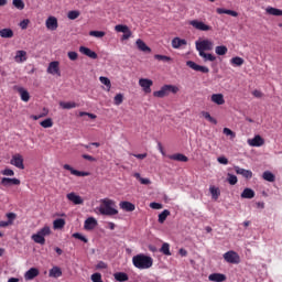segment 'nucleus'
Masks as SVG:
<instances>
[{
  "instance_id": "0eeeda50",
  "label": "nucleus",
  "mask_w": 282,
  "mask_h": 282,
  "mask_svg": "<svg viewBox=\"0 0 282 282\" xmlns=\"http://www.w3.org/2000/svg\"><path fill=\"white\" fill-rule=\"evenodd\" d=\"M186 65L191 69H194V72H200V74H208V72H210V69L208 67L198 65L197 63H195L193 61H187Z\"/></svg>"
},
{
  "instance_id": "393cba45",
  "label": "nucleus",
  "mask_w": 282,
  "mask_h": 282,
  "mask_svg": "<svg viewBox=\"0 0 282 282\" xmlns=\"http://www.w3.org/2000/svg\"><path fill=\"white\" fill-rule=\"evenodd\" d=\"M240 197L242 199H252L254 198V189L250 188V187H247L242 191Z\"/></svg>"
},
{
  "instance_id": "864d4df0",
  "label": "nucleus",
  "mask_w": 282,
  "mask_h": 282,
  "mask_svg": "<svg viewBox=\"0 0 282 282\" xmlns=\"http://www.w3.org/2000/svg\"><path fill=\"white\" fill-rule=\"evenodd\" d=\"M13 6L17 10H23L25 8V2H23V0H13Z\"/></svg>"
},
{
  "instance_id": "f257e3e1",
  "label": "nucleus",
  "mask_w": 282,
  "mask_h": 282,
  "mask_svg": "<svg viewBox=\"0 0 282 282\" xmlns=\"http://www.w3.org/2000/svg\"><path fill=\"white\" fill-rule=\"evenodd\" d=\"M132 263L138 270H149L153 267V258L144 253H139L132 258Z\"/></svg>"
},
{
  "instance_id": "4c0bfd02",
  "label": "nucleus",
  "mask_w": 282,
  "mask_h": 282,
  "mask_svg": "<svg viewBox=\"0 0 282 282\" xmlns=\"http://www.w3.org/2000/svg\"><path fill=\"white\" fill-rule=\"evenodd\" d=\"M215 52L218 56H226L228 54V47L226 45L216 46Z\"/></svg>"
},
{
  "instance_id": "c03bdc74",
  "label": "nucleus",
  "mask_w": 282,
  "mask_h": 282,
  "mask_svg": "<svg viewBox=\"0 0 282 282\" xmlns=\"http://www.w3.org/2000/svg\"><path fill=\"white\" fill-rule=\"evenodd\" d=\"M99 80H100L101 85H105L107 87V91H110L111 80L108 77H105V76L99 77Z\"/></svg>"
},
{
  "instance_id": "f8f14e48",
  "label": "nucleus",
  "mask_w": 282,
  "mask_h": 282,
  "mask_svg": "<svg viewBox=\"0 0 282 282\" xmlns=\"http://www.w3.org/2000/svg\"><path fill=\"white\" fill-rule=\"evenodd\" d=\"M1 186H19L21 184V180L19 178H10V177H2L0 182Z\"/></svg>"
},
{
  "instance_id": "8fccbe9b",
  "label": "nucleus",
  "mask_w": 282,
  "mask_h": 282,
  "mask_svg": "<svg viewBox=\"0 0 282 282\" xmlns=\"http://www.w3.org/2000/svg\"><path fill=\"white\" fill-rule=\"evenodd\" d=\"M79 17H80V11H76V10L69 11L67 14V18L70 21H75V19H78Z\"/></svg>"
},
{
  "instance_id": "a878e982",
  "label": "nucleus",
  "mask_w": 282,
  "mask_h": 282,
  "mask_svg": "<svg viewBox=\"0 0 282 282\" xmlns=\"http://www.w3.org/2000/svg\"><path fill=\"white\" fill-rule=\"evenodd\" d=\"M208 279L214 282H224L226 281V274L224 273H212Z\"/></svg>"
},
{
  "instance_id": "7c9ffc66",
  "label": "nucleus",
  "mask_w": 282,
  "mask_h": 282,
  "mask_svg": "<svg viewBox=\"0 0 282 282\" xmlns=\"http://www.w3.org/2000/svg\"><path fill=\"white\" fill-rule=\"evenodd\" d=\"M53 228L54 230H63L65 228V219L57 218L53 221Z\"/></svg>"
},
{
  "instance_id": "ddd939ff",
  "label": "nucleus",
  "mask_w": 282,
  "mask_h": 282,
  "mask_svg": "<svg viewBox=\"0 0 282 282\" xmlns=\"http://www.w3.org/2000/svg\"><path fill=\"white\" fill-rule=\"evenodd\" d=\"M79 52L80 54H84V56H88V58H93V61H96V58H98V54L91 51V48L87 46H80Z\"/></svg>"
},
{
  "instance_id": "bb28decb",
  "label": "nucleus",
  "mask_w": 282,
  "mask_h": 282,
  "mask_svg": "<svg viewBox=\"0 0 282 282\" xmlns=\"http://www.w3.org/2000/svg\"><path fill=\"white\" fill-rule=\"evenodd\" d=\"M169 159L174 160L175 162H188V156L182 153L171 154L169 155Z\"/></svg>"
},
{
  "instance_id": "37998d69",
  "label": "nucleus",
  "mask_w": 282,
  "mask_h": 282,
  "mask_svg": "<svg viewBox=\"0 0 282 282\" xmlns=\"http://www.w3.org/2000/svg\"><path fill=\"white\" fill-rule=\"evenodd\" d=\"M32 239L35 243H40V246H45V238H43L42 236H40V234H35L32 236Z\"/></svg>"
},
{
  "instance_id": "09e8293b",
  "label": "nucleus",
  "mask_w": 282,
  "mask_h": 282,
  "mask_svg": "<svg viewBox=\"0 0 282 282\" xmlns=\"http://www.w3.org/2000/svg\"><path fill=\"white\" fill-rule=\"evenodd\" d=\"M154 58L156 61H163V63H171V61H173V58H171V56L160 55V54L154 55Z\"/></svg>"
},
{
  "instance_id": "b1692460",
  "label": "nucleus",
  "mask_w": 282,
  "mask_h": 282,
  "mask_svg": "<svg viewBox=\"0 0 282 282\" xmlns=\"http://www.w3.org/2000/svg\"><path fill=\"white\" fill-rule=\"evenodd\" d=\"M135 44H137L138 50H140V52H145L148 54H151V47H149L147 45V43H144V41L138 39Z\"/></svg>"
},
{
  "instance_id": "a19ab883",
  "label": "nucleus",
  "mask_w": 282,
  "mask_h": 282,
  "mask_svg": "<svg viewBox=\"0 0 282 282\" xmlns=\"http://www.w3.org/2000/svg\"><path fill=\"white\" fill-rule=\"evenodd\" d=\"M37 235L42 236L43 238L52 235V229L50 228V226H45L42 229H40L37 231Z\"/></svg>"
},
{
  "instance_id": "6ab92c4d",
  "label": "nucleus",
  "mask_w": 282,
  "mask_h": 282,
  "mask_svg": "<svg viewBox=\"0 0 282 282\" xmlns=\"http://www.w3.org/2000/svg\"><path fill=\"white\" fill-rule=\"evenodd\" d=\"M234 169H235L237 175H242V177H246V180H251L252 171L246 170V169H241L239 166H235Z\"/></svg>"
},
{
  "instance_id": "39448f33",
  "label": "nucleus",
  "mask_w": 282,
  "mask_h": 282,
  "mask_svg": "<svg viewBox=\"0 0 282 282\" xmlns=\"http://www.w3.org/2000/svg\"><path fill=\"white\" fill-rule=\"evenodd\" d=\"M188 23L194 28V30H198L199 32H210V30H213V26L199 20H191Z\"/></svg>"
},
{
  "instance_id": "6e6d98bb",
  "label": "nucleus",
  "mask_w": 282,
  "mask_h": 282,
  "mask_svg": "<svg viewBox=\"0 0 282 282\" xmlns=\"http://www.w3.org/2000/svg\"><path fill=\"white\" fill-rule=\"evenodd\" d=\"M74 239H79V241H83L84 243H88L89 240L83 236L80 232L73 234Z\"/></svg>"
},
{
  "instance_id": "3c124183",
  "label": "nucleus",
  "mask_w": 282,
  "mask_h": 282,
  "mask_svg": "<svg viewBox=\"0 0 282 282\" xmlns=\"http://www.w3.org/2000/svg\"><path fill=\"white\" fill-rule=\"evenodd\" d=\"M231 65H236L237 67H241L243 65V58L236 56L231 58Z\"/></svg>"
},
{
  "instance_id": "a18cd8bd",
  "label": "nucleus",
  "mask_w": 282,
  "mask_h": 282,
  "mask_svg": "<svg viewBox=\"0 0 282 282\" xmlns=\"http://www.w3.org/2000/svg\"><path fill=\"white\" fill-rule=\"evenodd\" d=\"M40 124L43 127V129H50L51 127H54V121H52V118H47L41 121Z\"/></svg>"
},
{
  "instance_id": "a211bd4d",
  "label": "nucleus",
  "mask_w": 282,
  "mask_h": 282,
  "mask_svg": "<svg viewBox=\"0 0 282 282\" xmlns=\"http://www.w3.org/2000/svg\"><path fill=\"white\" fill-rule=\"evenodd\" d=\"M39 274H40L39 269L31 268L25 272L24 279L25 281H33V279H36V276H39Z\"/></svg>"
},
{
  "instance_id": "e433bc0d",
  "label": "nucleus",
  "mask_w": 282,
  "mask_h": 282,
  "mask_svg": "<svg viewBox=\"0 0 282 282\" xmlns=\"http://www.w3.org/2000/svg\"><path fill=\"white\" fill-rule=\"evenodd\" d=\"M209 193L213 197V199H219V195H221V191H219V187L210 186Z\"/></svg>"
},
{
  "instance_id": "ea45409f",
  "label": "nucleus",
  "mask_w": 282,
  "mask_h": 282,
  "mask_svg": "<svg viewBox=\"0 0 282 282\" xmlns=\"http://www.w3.org/2000/svg\"><path fill=\"white\" fill-rule=\"evenodd\" d=\"M199 56H202V58H204L205 61H210V63L217 61V57L210 53L200 52Z\"/></svg>"
},
{
  "instance_id": "9d476101",
  "label": "nucleus",
  "mask_w": 282,
  "mask_h": 282,
  "mask_svg": "<svg viewBox=\"0 0 282 282\" xmlns=\"http://www.w3.org/2000/svg\"><path fill=\"white\" fill-rule=\"evenodd\" d=\"M139 85L142 87L144 94H151V87H153V80L149 78L139 79Z\"/></svg>"
},
{
  "instance_id": "e2e57ef3",
  "label": "nucleus",
  "mask_w": 282,
  "mask_h": 282,
  "mask_svg": "<svg viewBox=\"0 0 282 282\" xmlns=\"http://www.w3.org/2000/svg\"><path fill=\"white\" fill-rule=\"evenodd\" d=\"M30 24V20L25 19L20 22L21 30H28V25Z\"/></svg>"
},
{
  "instance_id": "f03ea898",
  "label": "nucleus",
  "mask_w": 282,
  "mask_h": 282,
  "mask_svg": "<svg viewBox=\"0 0 282 282\" xmlns=\"http://www.w3.org/2000/svg\"><path fill=\"white\" fill-rule=\"evenodd\" d=\"M98 210L100 215H106L108 217L118 215V209H116V202L109 198L101 199V205L99 206Z\"/></svg>"
},
{
  "instance_id": "dca6fc26",
  "label": "nucleus",
  "mask_w": 282,
  "mask_h": 282,
  "mask_svg": "<svg viewBox=\"0 0 282 282\" xmlns=\"http://www.w3.org/2000/svg\"><path fill=\"white\" fill-rule=\"evenodd\" d=\"M248 144L250 147H263V144H265V141L263 140V138H261V135L258 134L253 139H249Z\"/></svg>"
},
{
  "instance_id": "4d7b16f0",
  "label": "nucleus",
  "mask_w": 282,
  "mask_h": 282,
  "mask_svg": "<svg viewBox=\"0 0 282 282\" xmlns=\"http://www.w3.org/2000/svg\"><path fill=\"white\" fill-rule=\"evenodd\" d=\"M123 100H124V96L122 94H117L115 96V105L117 106L122 105Z\"/></svg>"
},
{
  "instance_id": "c756f323",
  "label": "nucleus",
  "mask_w": 282,
  "mask_h": 282,
  "mask_svg": "<svg viewBox=\"0 0 282 282\" xmlns=\"http://www.w3.org/2000/svg\"><path fill=\"white\" fill-rule=\"evenodd\" d=\"M217 14H229L230 17H239V13L237 11H232L230 9H223L218 8L216 9Z\"/></svg>"
},
{
  "instance_id": "338daca9",
  "label": "nucleus",
  "mask_w": 282,
  "mask_h": 282,
  "mask_svg": "<svg viewBox=\"0 0 282 282\" xmlns=\"http://www.w3.org/2000/svg\"><path fill=\"white\" fill-rule=\"evenodd\" d=\"M82 158L84 160H88V162H96V158L89 155V154H83Z\"/></svg>"
},
{
  "instance_id": "2f4dec72",
  "label": "nucleus",
  "mask_w": 282,
  "mask_h": 282,
  "mask_svg": "<svg viewBox=\"0 0 282 282\" xmlns=\"http://www.w3.org/2000/svg\"><path fill=\"white\" fill-rule=\"evenodd\" d=\"M1 39H12L14 36V31L12 29H2L0 30Z\"/></svg>"
},
{
  "instance_id": "774afa93",
  "label": "nucleus",
  "mask_w": 282,
  "mask_h": 282,
  "mask_svg": "<svg viewBox=\"0 0 282 282\" xmlns=\"http://www.w3.org/2000/svg\"><path fill=\"white\" fill-rule=\"evenodd\" d=\"M217 162H219V164H228V159L226 156H218Z\"/></svg>"
},
{
  "instance_id": "f704fd0d",
  "label": "nucleus",
  "mask_w": 282,
  "mask_h": 282,
  "mask_svg": "<svg viewBox=\"0 0 282 282\" xmlns=\"http://www.w3.org/2000/svg\"><path fill=\"white\" fill-rule=\"evenodd\" d=\"M262 180H264L265 182H275L276 176H274L272 172L265 171L262 174Z\"/></svg>"
},
{
  "instance_id": "cd10ccee",
  "label": "nucleus",
  "mask_w": 282,
  "mask_h": 282,
  "mask_svg": "<svg viewBox=\"0 0 282 282\" xmlns=\"http://www.w3.org/2000/svg\"><path fill=\"white\" fill-rule=\"evenodd\" d=\"M212 102H215V105H225L226 100L223 94H214L212 95Z\"/></svg>"
},
{
  "instance_id": "680f3d73",
  "label": "nucleus",
  "mask_w": 282,
  "mask_h": 282,
  "mask_svg": "<svg viewBox=\"0 0 282 282\" xmlns=\"http://www.w3.org/2000/svg\"><path fill=\"white\" fill-rule=\"evenodd\" d=\"M150 208H153L154 210H160L163 208V205L160 203H151Z\"/></svg>"
},
{
  "instance_id": "bf43d9fd",
  "label": "nucleus",
  "mask_w": 282,
  "mask_h": 282,
  "mask_svg": "<svg viewBox=\"0 0 282 282\" xmlns=\"http://www.w3.org/2000/svg\"><path fill=\"white\" fill-rule=\"evenodd\" d=\"M67 55H68L69 61H78V53L70 51V52H68Z\"/></svg>"
},
{
  "instance_id": "9b49d317",
  "label": "nucleus",
  "mask_w": 282,
  "mask_h": 282,
  "mask_svg": "<svg viewBox=\"0 0 282 282\" xmlns=\"http://www.w3.org/2000/svg\"><path fill=\"white\" fill-rule=\"evenodd\" d=\"M58 65L59 63L57 61L51 62L47 67V74H52V76H61V68Z\"/></svg>"
},
{
  "instance_id": "2eb2a0df",
  "label": "nucleus",
  "mask_w": 282,
  "mask_h": 282,
  "mask_svg": "<svg viewBox=\"0 0 282 282\" xmlns=\"http://www.w3.org/2000/svg\"><path fill=\"white\" fill-rule=\"evenodd\" d=\"M119 206L121 210H124L126 213H133V210H135V205L128 200L121 202Z\"/></svg>"
},
{
  "instance_id": "13d9d810",
  "label": "nucleus",
  "mask_w": 282,
  "mask_h": 282,
  "mask_svg": "<svg viewBox=\"0 0 282 282\" xmlns=\"http://www.w3.org/2000/svg\"><path fill=\"white\" fill-rule=\"evenodd\" d=\"M7 221L10 223V225L12 226V224H14V219H17V214L14 213H8L7 214Z\"/></svg>"
},
{
  "instance_id": "5fc2aeb1",
  "label": "nucleus",
  "mask_w": 282,
  "mask_h": 282,
  "mask_svg": "<svg viewBox=\"0 0 282 282\" xmlns=\"http://www.w3.org/2000/svg\"><path fill=\"white\" fill-rule=\"evenodd\" d=\"M227 175H228L227 182H228L231 186H235V184H237V182H238L237 176H236L235 174H230V173H228Z\"/></svg>"
},
{
  "instance_id": "5701e85b",
  "label": "nucleus",
  "mask_w": 282,
  "mask_h": 282,
  "mask_svg": "<svg viewBox=\"0 0 282 282\" xmlns=\"http://www.w3.org/2000/svg\"><path fill=\"white\" fill-rule=\"evenodd\" d=\"M14 61H15V63H24V61H28V52L17 51Z\"/></svg>"
},
{
  "instance_id": "473e14b6",
  "label": "nucleus",
  "mask_w": 282,
  "mask_h": 282,
  "mask_svg": "<svg viewBox=\"0 0 282 282\" xmlns=\"http://www.w3.org/2000/svg\"><path fill=\"white\" fill-rule=\"evenodd\" d=\"M59 107H62V109H76L78 104H76V101H59Z\"/></svg>"
},
{
  "instance_id": "1a4fd4ad",
  "label": "nucleus",
  "mask_w": 282,
  "mask_h": 282,
  "mask_svg": "<svg viewBox=\"0 0 282 282\" xmlns=\"http://www.w3.org/2000/svg\"><path fill=\"white\" fill-rule=\"evenodd\" d=\"M63 169H65V171H69L70 174L76 175V177H89V175H91L89 172H80L78 170H74V167H72L69 164H64Z\"/></svg>"
},
{
  "instance_id": "052dcab7",
  "label": "nucleus",
  "mask_w": 282,
  "mask_h": 282,
  "mask_svg": "<svg viewBox=\"0 0 282 282\" xmlns=\"http://www.w3.org/2000/svg\"><path fill=\"white\" fill-rule=\"evenodd\" d=\"M79 116H80V118H83V116H88V118H90V120H96V115H94L91 112L80 111Z\"/></svg>"
},
{
  "instance_id": "4be33fe9",
  "label": "nucleus",
  "mask_w": 282,
  "mask_h": 282,
  "mask_svg": "<svg viewBox=\"0 0 282 282\" xmlns=\"http://www.w3.org/2000/svg\"><path fill=\"white\" fill-rule=\"evenodd\" d=\"M188 42L185 39H180V37H174L172 40V47L174 50H180V47H182V45H187Z\"/></svg>"
},
{
  "instance_id": "79ce46f5",
  "label": "nucleus",
  "mask_w": 282,
  "mask_h": 282,
  "mask_svg": "<svg viewBox=\"0 0 282 282\" xmlns=\"http://www.w3.org/2000/svg\"><path fill=\"white\" fill-rule=\"evenodd\" d=\"M171 215L169 209H164L161 214H159V224H164L166 221V217Z\"/></svg>"
},
{
  "instance_id": "aec40b11",
  "label": "nucleus",
  "mask_w": 282,
  "mask_h": 282,
  "mask_svg": "<svg viewBox=\"0 0 282 282\" xmlns=\"http://www.w3.org/2000/svg\"><path fill=\"white\" fill-rule=\"evenodd\" d=\"M46 28L47 30H57L58 29V20L54 17H50L47 20H46Z\"/></svg>"
},
{
  "instance_id": "58836bf2",
  "label": "nucleus",
  "mask_w": 282,
  "mask_h": 282,
  "mask_svg": "<svg viewBox=\"0 0 282 282\" xmlns=\"http://www.w3.org/2000/svg\"><path fill=\"white\" fill-rule=\"evenodd\" d=\"M171 245H169V242H164L160 249V252H162V254H165V257H171Z\"/></svg>"
},
{
  "instance_id": "6e6552de",
  "label": "nucleus",
  "mask_w": 282,
  "mask_h": 282,
  "mask_svg": "<svg viewBox=\"0 0 282 282\" xmlns=\"http://www.w3.org/2000/svg\"><path fill=\"white\" fill-rule=\"evenodd\" d=\"M10 164H12V166H15L17 169H20L21 171L25 169V165L23 164V155H21L20 153H17L12 156Z\"/></svg>"
},
{
  "instance_id": "69168bd1",
  "label": "nucleus",
  "mask_w": 282,
  "mask_h": 282,
  "mask_svg": "<svg viewBox=\"0 0 282 282\" xmlns=\"http://www.w3.org/2000/svg\"><path fill=\"white\" fill-rule=\"evenodd\" d=\"M2 175L12 176L14 175V171L11 169H6L1 172Z\"/></svg>"
},
{
  "instance_id": "4468645a",
  "label": "nucleus",
  "mask_w": 282,
  "mask_h": 282,
  "mask_svg": "<svg viewBox=\"0 0 282 282\" xmlns=\"http://www.w3.org/2000/svg\"><path fill=\"white\" fill-rule=\"evenodd\" d=\"M67 200L68 202H73L75 204V206H78L80 204H84V199L83 197H80L79 195H77L76 193L72 192L69 194L66 195Z\"/></svg>"
},
{
  "instance_id": "423d86ee",
  "label": "nucleus",
  "mask_w": 282,
  "mask_h": 282,
  "mask_svg": "<svg viewBox=\"0 0 282 282\" xmlns=\"http://www.w3.org/2000/svg\"><path fill=\"white\" fill-rule=\"evenodd\" d=\"M224 259L225 261H227V263H240L241 261V259L239 258V253L235 251H227L224 254Z\"/></svg>"
},
{
  "instance_id": "49530a36",
  "label": "nucleus",
  "mask_w": 282,
  "mask_h": 282,
  "mask_svg": "<svg viewBox=\"0 0 282 282\" xmlns=\"http://www.w3.org/2000/svg\"><path fill=\"white\" fill-rule=\"evenodd\" d=\"M115 30L116 32H122V34H126V32H129L131 29H129L127 24H117Z\"/></svg>"
},
{
  "instance_id": "de8ad7c7",
  "label": "nucleus",
  "mask_w": 282,
  "mask_h": 282,
  "mask_svg": "<svg viewBox=\"0 0 282 282\" xmlns=\"http://www.w3.org/2000/svg\"><path fill=\"white\" fill-rule=\"evenodd\" d=\"M202 116L203 118L208 120V122H212V124H217V119L213 118V116H210V112L203 111Z\"/></svg>"
},
{
  "instance_id": "c85d7f7f",
  "label": "nucleus",
  "mask_w": 282,
  "mask_h": 282,
  "mask_svg": "<svg viewBox=\"0 0 282 282\" xmlns=\"http://www.w3.org/2000/svg\"><path fill=\"white\" fill-rule=\"evenodd\" d=\"M267 14H271V17H282V10L276 9L274 7H268L265 9Z\"/></svg>"
},
{
  "instance_id": "412c9836",
  "label": "nucleus",
  "mask_w": 282,
  "mask_h": 282,
  "mask_svg": "<svg viewBox=\"0 0 282 282\" xmlns=\"http://www.w3.org/2000/svg\"><path fill=\"white\" fill-rule=\"evenodd\" d=\"M15 89L20 94L21 100H23V102L30 101V93L25 88L15 86Z\"/></svg>"
},
{
  "instance_id": "20e7f679",
  "label": "nucleus",
  "mask_w": 282,
  "mask_h": 282,
  "mask_svg": "<svg viewBox=\"0 0 282 282\" xmlns=\"http://www.w3.org/2000/svg\"><path fill=\"white\" fill-rule=\"evenodd\" d=\"M195 45L198 54H202V52H212L215 46L210 40L196 41Z\"/></svg>"
},
{
  "instance_id": "c9c22d12",
  "label": "nucleus",
  "mask_w": 282,
  "mask_h": 282,
  "mask_svg": "<svg viewBox=\"0 0 282 282\" xmlns=\"http://www.w3.org/2000/svg\"><path fill=\"white\" fill-rule=\"evenodd\" d=\"M50 276L58 279V276H63V271H61V268L54 267L50 270Z\"/></svg>"
},
{
  "instance_id": "603ef678",
  "label": "nucleus",
  "mask_w": 282,
  "mask_h": 282,
  "mask_svg": "<svg viewBox=\"0 0 282 282\" xmlns=\"http://www.w3.org/2000/svg\"><path fill=\"white\" fill-rule=\"evenodd\" d=\"M107 33L105 31H90L89 36H95L96 39H102Z\"/></svg>"
},
{
  "instance_id": "f3484780",
  "label": "nucleus",
  "mask_w": 282,
  "mask_h": 282,
  "mask_svg": "<svg viewBox=\"0 0 282 282\" xmlns=\"http://www.w3.org/2000/svg\"><path fill=\"white\" fill-rule=\"evenodd\" d=\"M98 226V220L94 217H89L85 220L84 228L85 230H94Z\"/></svg>"
},
{
  "instance_id": "0e129e2a",
  "label": "nucleus",
  "mask_w": 282,
  "mask_h": 282,
  "mask_svg": "<svg viewBox=\"0 0 282 282\" xmlns=\"http://www.w3.org/2000/svg\"><path fill=\"white\" fill-rule=\"evenodd\" d=\"M223 133H225V135H230L231 138H235V132L229 128H224Z\"/></svg>"
},
{
  "instance_id": "7ed1b4c3",
  "label": "nucleus",
  "mask_w": 282,
  "mask_h": 282,
  "mask_svg": "<svg viewBox=\"0 0 282 282\" xmlns=\"http://www.w3.org/2000/svg\"><path fill=\"white\" fill-rule=\"evenodd\" d=\"M180 91V88L177 86L173 85H164L161 87L160 90H156L153 93L154 98H166L169 94H177Z\"/></svg>"
},
{
  "instance_id": "72a5a7b5",
  "label": "nucleus",
  "mask_w": 282,
  "mask_h": 282,
  "mask_svg": "<svg viewBox=\"0 0 282 282\" xmlns=\"http://www.w3.org/2000/svg\"><path fill=\"white\" fill-rule=\"evenodd\" d=\"M116 281L119 282H124V281H129V274L124 273V272H117L113 274Z\"/></svg>"
}]
</instances>
